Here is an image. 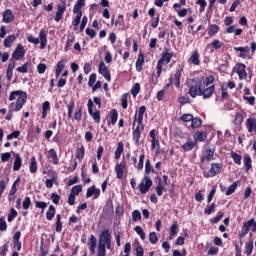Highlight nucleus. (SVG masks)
Returning a JSON list of instances; mask_svg holds the SVG:
<instances>
[{
    "label": "nucleus",
    "instance_id": "51",
    "mask_svg": "<svg viewBox=\"0 0 256 256\" xmlns=\"http://www.w3.org/2000/svg\"><path fill=\"white\" fill-rule=\"evenodd\" d=\"M139 93H141V84L135 83L131 89V94L133 95V97H137Z\"/></svg>",
    "mask_w": 256,
    "mask_h": 256
},
{
    "label": "nucleus",
    "instance_id": "42",
    "mask_svg": "<svg viewBox=\"0 0 256 256\" xmlns=\"http://www.w3.org/2000/svg\"><path fill=\"white\" fill-rule=\"evenodd\" d=\"M62 216L61 214L56 215V233H61L63 231V222H61Z\"/></svg>",
    "mask_w": 256,
    "mask_h": 256
},
{
    "label": "nucleus",
    "instance_id": "63",
    "mask_svg": "<svg viewBox=\"0 0 256 256\" xmlns=\"http://www.w3.org/2000/svg\"><path fill=\"white\" fill-rule=\"evenodd\" d=\"M15 217H17V210H15V208H11L7 218L8 222L11 223Z\"/></svg>",
    "mask_w": 256,
    "mask_h": 256
},
{
    "label": "nucleus",
    "instance_id": "29",
    "mask_svg": "<svg viewBox=\"0 0 256 256\" xmlns=\"http://www.w3.org/2000/svg\"><path fill=\"white\" fill-rule=\"evenodd\" d=\"M246 127L248 130V133H253L255 131L256 133V119L255 118H248L246 120Z\"/></svg>",
    "mask_w": 256,
    "mask_h": 256
},
{
    "label": "nucleus",
    "instance_id": "43",
    "mask_svg": "<svg viewBox=\"0 0 256 256\" xmlns=\"http://www.w3.org/2000/svg\"><path fill=\"white\" fill-rule=\"evenodd\" d=\"M29 169H30V173H37V158H35V156H33L31 158L30 164H29Z\"/></svg>",
    "mask_w": 256,
    "mask_h": 256
},
{
    "label": "nucleus",
    "instance_id": "47",
    "mask_svg": "<svg viewBox=\"0 0 256 256\" xmlns=\"http://www.w3.org/2000/svg\"><path fill=\"white\" fill-rule=\"evenodd\" d=\"M223 217H225V212L219 211L217 213L216 217L210 219V223H212V225H215V223H219V221H221V219H223Z\"/></svg>",
    "mask_w": 256,
    "mask_h": 256
},
{
    "label": "nucleus",
    "instance_id": "6",
    "mask_svg": "<svg viewBox=\"0 0 256 256\" xmlns=\"http://www.w3.org/2000/svg\"><path fill=\"white\" fill-rule=\"evenodd\" d=\"M250 231L256 233V221L255 218H251L243 223L242 230L239 232V239H243Z\"/></svg>",
    "mask_w": 256,
    "mask_h": 256
},
{
    "label": "nucleus",
    "instance_id": "20",
    "mask_svg": "<svg viewBox=\"0 0 256 256\" xmlns=\"http://www.w3.org/2000/svg\"><path fill=\"white\" fill-rule=\"evenodd\" d=\"M213 93H215V85H211L207 88L204 87L201 92V97H203V99H211Z\"/></svg>",
    "mask_w": 256,
    "mask_h": 256
},
{
    "label": "nucleus",
    "instance_id": "9",
    "mask_svg": "<svg viewBox=\"0 0 256 256\" xmlns=\"http://www.w3.org/2000/svg\"><path fill=\"white\" fill-rule=\"evenodd\" d=\"M87 107H88V113L92 117L94 123H97L99 125V123H101V112L99 110H97L96 112L93 111V107H95L93 100L91 99L88 100Z\"/></svg>",
    "mask_w": 256,
    "mask_h": 256
},
{
    "label": "nucleus",
    "instance_id": "3",
    "mask_svg": "<svg viewBox=\"0 0 256 256\" xmlns=\"http://www.w3.org/2000/svg\"><path fill=\"white\" fill-rule=\"evenodd\" d=\"M15 99L17 100L14 111H21L23 105H25V102L27 101V92L23 90L12 91L9 95V101H15Z\"/></svg>",
    "mask_w": 256,
    "mask_h": 256
},
{
    "label": "nucleus",
    "instance_id": "36",
    "mask_svg": "<svg viewBox=\"0 0 256 256\" xmlns=\"http://www.w3.org/2000/svg\"><path fill=\"white\" fill-rule=\"evenodd\" d=\"M244 167L247 173H249V170L253 167V160H251L249 154L244 157Z\"/></svg>",
    "mask_w": 256,
    "mask_h": 256
},
{
    "label": "nucleus",
    "instance_id": "12",
    "mask_svg": "<svg viewBox=\"0 0 256 256\" xmlns=\"http://www.w3.org/2000/svg\"><path fill=\"white\" fill-rule=\"evenodd\" d=\"M114 169L117 179H123V176L125 175V170L127 169V162L125 160H122L119 164H116Z\"/></svg>",
    "mask_w": 256,
    "mask_h": 256
},
{
    "label": "nucleus",
    "instance_id": "64",
    "mask_svg": "<svg viewBox=\"0 0 256 256\" xmlns=\"http://www.w3.org/2000/svg\"><path fill=\"white\" fill-rule=\"evenodd\" d=\"M136 123H140V124L143 123V114H138L136 112L133 120V127H135Z\"/></svg>",
    "mask_w": 256,
    "mask_h": 256
},
{
    "label": "nucleus",
    "instance_id": "10",
    "mask_svg": "<svg viewBox=\"0 0 256 256\" xmlns=\"http://www.w3.org/2000/svg\"><path fill=\"white\" fill-rule=\"evenodd\" d=\"M65 11H67V2H61L60 4L57 5V11L54 18V21H56V23H59V21L63 19V15H65Z\"/></svg>",
    "mask_w": 256,
    "mask_h": 256
},
{
    "label": "nucleus",
    "instance_id": "18",
    "mask_svg": "<svg viewBox=\"0 0 256 256\" xmlns=\"http://www.w3.org/2000/svg\"><path fill=\"white\" fill-rule=\"evenodd\" d=\"M110 241H111V232H109V229L103 230L99 236V243L101 245H105L106 243H109Z\"/></svg>",
    "mask_w": 256,
    "mask_h": 256
},
{
    "label": "nucleus",
    "instance_id": "52",
    "mask_svg": "<svg viewBox=\"0 0 256 256\" xmlns=\"http://www.w3.org/2000/svg\"><path fill=\"white\" fill-rule=\"evenodd\" d=\"M76 17L75 19L72 21V25L73 27H75V31H77V28L79 27V24L81 23V17H83V14L80 13H75Z\"/></svg>",
    "mask_w": 256,
    "mask_h": 256
},
{
    "label": "nucleus",
    "instance_id": "39",
    "mask_svg": "<svg viewBox=\"0 0 256 256\" xmlns=\"http://www.w3.org/2000/svg\"><path fill=\"white\" fill-rule=\"evenodd\" d=\"M17 36L15 34L9 35L4 39V47H11L15 43Z\"/></svg>",
    "mask_w": 256,
    "mask_h": 256
},
{
    "label": "nucleus",
    "instance_id": "4",
    "mask_svg": "<svg viewBox=\"0 0 256 256\" xmlns=\"http://www.w3.org/2000/svg\"><path fill=\"white\" fill-rule=\"evenodd\" d=\"M172 59H173V53L169 52V49H165L164 52H162L161 58L158 60L157 66H156L158 77H161V74L163 73V66L169 65Z\"/></svg>",
    "mask_w": 256,
    "mask_h": 256
},
{
    "label": "nucleus",
    "instance_id": "56",
    "mask_svg": "<svg viewBox=\"0 0 256 256\" xmlns=\"http://www.w3.org/2000/svg\"><path fill=\"white\" fill-rule=\"evenodd\" d=\"M134 231L137 233V235H139L142 241H145V232L141 226H135Z\"/></svg>",
    "mask_w": 256,
    "mask_h": 256
},
{
    "label": "nucleus",
    "instance_id": "48",
    "mask_svg": "<svg viewBox=\"0 0 256 256\" xmlns=\"http://www.w3.org/2000/svg\"><path fill=\"white\" fill-rule=\"evenodd\" d=\"M230 157H231V159H233V161L236 165H241V159H243V157L241 155L237 154V152L232 151L230 154Z\"/></svg>",
    "mask_w": 256,
    "mask_h": 256
},
{
    "label": "nucleus",
    "instance_id": "37",
    "mask_svg": "<svg viewBox=\"0 0 256 256\" xmlns=\"http://www.w3.org/2000/svg\"><path fill=\"white\" fill-rule=\"evenodd\" d=\"M32 65L31 61H27L21 67L16 68V71H18V73H29V67Z\"/></svg>",
    "mask_w": 256,
    "mask_h": 256
},
{
    "label": "nucleus",
    "instance_id": "54",
    "mask_svg": "<svg viewBox=\"0 0 256 256\" xmlns=\"http://www.w3.org/2000/svg\"><path fill=\"white\" fill-rule=\"evenodd\" d=\"M73 109H75V100H71L68 104V119H72Z\"/></svg>",
    "mask_w": 256,
    "mask_h": 256
},
{
    "label": "nucleus",
    "instance_id": "24",
    "mask_svg": "<svg viewBox=\"0 0 256 256\" xmlns=\"http://www.w3.org/2000/svg\"><path fill=\"white\" fill-rule=\"evenodd\" d=\"M143 65H145V55L140 53L135 63L136 71L141 73L143 71Z\"/></svg>",
    "mask_w": 256,
    "mask_h": 256
},
{
    "label": "nucleus",
    "instance_id": "35",
    "mask_svg": "<svg viewBox=\"0 0 256 256\" xmlns=\"http://www.w3.org/2000/svg\"><path fill=\"white\" fill-rule=\"evenodd\" d=\"M73 43H75V36L71 35L67 37L66 46L64 47V52L67 53L73 47Z\"/></svg>",
    "mask_w": 256,
    "mask_h": 256
},
{
    "label": "nucleus",
    "instance_id": "46",
    "mask_svg": "<svg viewBox=\"0 0 256 256\" xmlns=\"http://www.w3.org/2000/svg\"><path fill=\"white\" fill-rule=\"evenodd\" d=\"M110 119H111V125H115V123H117V120L119 119V112H117V109L111 110Z\"/></svg>",
    "mask_w": 256,
    "mask_h": 256
},
{
    "label": "nucleus",
    "instance_id": "58",
    "mask_svg": "<svg viewBox=\"0 0 256 256\" xmlns=\"http://www.w3.org/2000/svg\"><path fill=\"white\" fill-rule=\"evenodd\" d=\"M81 191H83V186L76 185L72 187L70 194L77 196L79 193H81Z\"/></svg>",
    "mask_w": 256,
    "mask_h": 256
},
{
    "label": "nucleus",
    "instance_id": "53",
    "mask_svg": "<svg viewBox=\"0 0 256 256\" xmlns=\"http://www.w3.org/2000/svg\"><path fill=\"white\" fill-rule=\"evenodd\" d=\"M85 157V147L81 146L77 149L76 159L79 161H82V159Z\"/></svg>",
    "mask_w": 256,
    "mask_h": 256
},
{
    "label": "nucleus",
    "instance_id": "14",
    "mask_svg": "<svg viewBox=\"0 0 256 256\" xmlns=\"http://www.w3.org/2000/svg\"><path fill=\"white\" fill-rule=\"evenodd\" d=\"M215 157V148H207L205 151V156H202L200 158V163H209L210 161H213Z\"/></svg>",
    "mask_w": 256,
    "mask_h": 256
},
{
    "label": "nucleus",
    "instance_id": "15",
    "mask_svg": "<svg viewBox=\"0 0 256 256\" xmlns=\"http://www.w3.org/2000/svg\"><path fill=\"white\" fill-rule=\"evenodd\" d=\"M22 57H25V47H23L21 44H18L12 53V59L19 61V59H22Z\"/></svg>",
    "mask_w": 256,
    "mask_h": 256
},
{
    "label": "nucleus",
    "instance_id": "38",
    "mask_svg": "<svg viewBox=\"0 0 256 256\" xmlns=\"http://www.w3.org/2000/svg\"><path fill=\"white\" fill-rule=\"evenodd\" d=\"M22 163L23 159L19 154H17L13 164V171H19V169H21Z\"/></svg>",
    "mask_w": 256,
    "mask_h": 256
},
{
    "label": "nucleus",
    "instance_id": "32",
    "mask_svg": "<svg viewBox=\"0 0 256 256\" xmlns=\"http://www.w3.org/2000/svg\"><path fill=\"white\" fill-rule=\"evenodd\" d=\"M123 151H125V145L123 142H118L117 149L114 152L115 159H121V155H123Z\"/></svg>",
    "mask_w": 256,
    "mask_h": 256
},
{
    "label": "nucleus",
    "instance_id": "55",
    "mask_svg": "<svg viewBox=\"0 0 256 256\" xmlns=\"http://www.w3.org/2000/svg\"><path fill=\"white\" fill-rule=\"evenodd\" d=\"M216 208H217V204L213 202L208 208L204 209L205 215H211L212 213H215Z\"/></svg>",
    "mask_w": 256,
    "mask_h": 256
},
{
    "label": "nucleus",
    "instance_id": "13",
    "mask_svg": "<svg viewBox=\"0 0 256 256\" xmlns=\"http://www.w3.org/2000/svg\"><path fill=\"white\" fill-rule=\"evenodd\" d=\"M98 73L106 79V81H111V72L109 71V68H107V65H105V62H100Z\"/></svg>",
    "mask_w": 256,
    "mask_h": 256
},
{
    "label": "nucleus",
    "instance_id": "28",
    "mask_svg": "<svg viewBox=\"0 0 256 256\" xmlns=\"http://www.w3.org/2000/svg\"><path fill=\"white\" fill-rule=\"evenodd\" d=\"M183 74V67L176 70L174 74V85L179 89L181 87V75Z\"/></svg>",
    "mask_w": 256,
    "mask_h": 256
},
{
    "label": "nucleus",
    "instance_id": "8",
    "mask_svg": "<svg viewBox=\"0 0 256 256\" xmlns=\"http://www.w3.org/2000/svg\"><path fill=\"white\" fill-rule=\"evenodd\" d=\"M221 169H223V163H212L210 170L208 172H203V176L206 177V179H209V177H216V175L221 173Z\"/></svg>",
    "mask_w": 256,
    "mask_h": 256
},
{
    "label": "nucleus",
    "instance_id": "40",
    "mask_svg": "<svg viewBox=\"0 0 256 256\" xmlns=\"http://www.w3.org/2000/svg\"><path fill=\"white\" fill-rule=\"evenodd\" d=\"M55 213H56L55 206L50 205L48 207V211L46 212L47 221H52L53 217H55Z\"/></svg>",
    "mask_w": 256,
    "mask_h": 256
},
{
    "label": "nucleus",
    "instance_id": "7",
    "mask_svg": "<svg viewBox=\"0 0 256 256\" xmlns=\"http://www.w3.org/2000/svg\"><path fill=\"white\" fill-rule=\"evenodd\" d=\"M145 129V125L143 123H137V126L132 127V141L135 145L139 146L141 145L140 139H141V133H143Z\"/></svg>",
    "mask_w": 256,
    "mask_h": 256
},
{
    "label": "nucleus",
    "instance_id": "30",
    "mask_svg": "<svg viewBox=\"0 0 256 256\" xmlns=\"http://www.w3.org/2000/svg\"><path fill=\"white\" fill-rule=\"evenodd\" d=\"M197 146V142L195 141H191L190 139H188L186 141V143H184L181 148L183 149V151H193V149H195V147Z\"/></svg>",
    "mask_w": 256,
    "mask_h": 256
},
{
    "label": "nucleus",
    "instance_id": "27",
    "mask_svg": "<svg viewBox=\"0 0 256 256\" xmlns=\"http://www.w3.org/2000/svg\"><path fill=\"white\" fill-rule=\"evenodd\" d=\"M177 233H179V224L177 223V221H175L170 226V236L168 237V241H173V239L177 237Z\"/></svg>",
    "mask_w": 256,
    "mask_h": 256
},
{
    "label": "nucleus",
    "instance_id": "59",
    "mask_svg": "<svg viewBox=\"0 0 256 256\" xmlns=\"http://www.w3.org/2000/svg\"><path fill=\"white\" fill-rule=\"evenodd\" d=\"M36 209H41L42 213H44L45 209H47V204L44 201H35Z\"/></svg>",
    "mask_w": 256,
    "mask_h": 256
},
{
    "label": "nucleus",
    "instance_id": "61",
    "mask_svg": "<svg viewBox=\"0 0 256 256\" xmlns=\"http://www.w3.org/2000/svg\"><path fill=\"white\" fill-rule=\"evenodd\" d=\"M107 255V250L105 244L98 245V255L97 256H105Z\"/></svg>",
    "mask_w": 256,
    "mask_h": 256
},
{
    "label": "nucleus",
    "instance_id": "62",
    "mask_svg": "<svg viewBox=\"0 0 256 256\" xmlns=\"http://www.w3.org/2000/svg\"><path fill=\"white\" fill-rule=\"evenodd\" d=\"M132 221H134V223L141 221V212H139V210H134L132 212Z\"/></svg>",
    "mask_w": 256,
    "mask_h": 256
},
{
    "label": "nucleus",
    "instance_id": "31",
    "mask_svg": "<svg viewBox=\"0 0 256 256\" xmlns=\"http://www.w3.org/2000/svg\"><path fill=\"white\" fill-rule=\"evenodd\" d=\"M220 27L217 24H209L208 26V36L209 37H215L217 33L220 31Z\"/></svg>",
    "mask_w": 256,
    "mask_h": 256
},
{
    "label": "nucleus",
    "instance_id": "17",
    "mask_svg": "<svg viewBox=\"0 0 256 256\" xmlns=\"http://www.w3.org/2000/svg\"><path fill=\"white\" fill-rule=\"evenodd\" d=\"M99 195H101V189L96 188L95 185H93L87 189L86 199H89V197H93V196H94V199H99Z\"/></svg>",
    "mask_w": 256,
    "mask_h": 256
},
{
    "label": "nucleus",
    "instance_id": "26",
    "mask_svg": "<svg viewBox=\"0 0 256 256\" xmlns=\"http://www.w3.org/2000/svg\"><path fill=\"white\" fill-rule=\"evenodd\" d=\"M207 141V133L206 132H203V131H196L194 133V142L196 143H203Z\"/></svg>",
    "mask_w": 256,
    "mask_h": 256
},
{
    "label": "nucleus",
    "instance_id": "16",
    "mask_svg": "<svg viewBox=\"0 0 256 256\" xmlns=\"http://www.w3.org/2000/svg\"><path fill=\"white\" fill-rule=\"evenodd\" d=\"M201 55L199 54V50L195 49L190 57L188 58V63H191L192 65L199 66L201 65Z\"/></svg>",
    "mask_w": 256,
    "mask_h": 256
},
{
    "label": "nucleus",
    "instance_id": "5",
    "mask_svg": "<svg viewBox=\"0 0 256 256\" xmlns=\"http://www.w3.org/2000/svg\"><path fill=\"white\" fill-rule=\"evenodd\" d=\"M28 43H33L34 45H39L40 41V49H45L47 47V32L45 29H41L39 33V38L33 37V35H30L27 37Z\"/></svg>",
    "mask_w": 256,
    "mask_h": 256
},
{
    "label": "nucleus",
    "instance_id": "41",
    "mask_svg": "<svg viewBox=\"0 0 256 256\" xmlns=\"http://www.w3.org/2000/svg\"><path fill=\"white\" fill-rule=\"evenodd\" d=\"M208 47L212 48L211 52L213 53V49L219 50V49H221V47H223V42L215 39L210 44H208Z\"/></svg>",
    "mask_w": 256,
    "mask_h": 256
},
{
    "label": "nucleus",
    "instance_id": "49",
    "mask_svg": "<svg viewBox=\"0 0 256 256\" xmlns=\"http://www.w3.org/2000/svg\"><path fill=\"white\" fill-rule=\"evenodd\" d=\"M128 99H129V93H124V94L121 96V105H122V108L127 109V107H129Z\"/></svg>",
    "mask_w": 256,
    "mask_h": 256
},
{
    "label": "nucleus",
    "instance_id": "45",
    "mask_svg": "<svg viewBox=\"0 0 256 256\" xmlns=\"http://www.w3.org/2000/svg\"><path fill=\"white\" fill-rule=\"evenodd\" d=\"M245 255L250 256L253 253V239H250L245 246L244 250Z\"/></svg>",
    "mask_w": 256,
    "mask_h": 256
},
{
    "label": "nucleus",
    "instance_id": "34",
    "mask_svg": "<svg viewBox=\"0 0 256 256\" xmlns=\"http://www.w3.org/2000/svg\"><path fill=\"white\" fill-rule=\"evenodd\" d=\"M156 179H158V184L156 186V193L158 197H161L163 195V191H165V186H163V182L160 176H157Z\"/></svg>",
    "mask_w": 256,
    "mask_h": 256
},
{
    "label": "nucleus",
    "instance_id": "50",
    "mask_svg": "<svg viewBox=\"0 0 256 256\" xmlns=\"http://www.w3.org/2000/svg\"><path fill=\"white\" fill-rule=\"evenodd\" d=\"M203 121L201 120V118H192L191 121V127L192 129H199V127H201Z\"/></svg>",
    "mask_w": 256,
    "mask_h": 256
},
{
    "label": "nucleus",
    "instance_id": "1",
    "mask_svg": "<svg viewBox=\"0 0 256 256\" xmlns=\"http://www.w3.org/2000/svg\"><path fill=\"white\" fill-rule=\"evenodd\" d=\"M151 173H155V168L151 165V160L147 159L145 163L144 177L138 185L141 195L149 193V190L153 187V180H151V176H149Z\"/></svg>",
    "mask_w": 256,
    "mask_h": 256
},
{
    "label": "nucleus",
    "instance_id": "22",
    "mask_svg": "<svg viewBox=\"0 0 256 256\" xmlns=\"http://www.w3.org/2000/svg\"><path fill=\"white\" fill-rule=\"evenodd\" d=\"M88 249L91 255H95V249H97V238L93 234L88 239Z\"/></svg>",
    "mask_w": 256,
    "mask_h": 256
},
{
    "label": "nucleus",
    "instance_id": "19",
    "mask_svg": "<svg viewBox=\"0 0 256 256\" xmlns=\"http://www.w3.org/2000/svg\"><path fill=\"white\" fill-rule=\"evenodd\" d=\"M131 161H132L134 167H135L136 169H138V171H142L143 165H144V163H145V154H141V155H140L138 164H137V156L132 157V158H131Z\"/></svg>",
    "mask_w": 256,
    "mask_h": 256
},
{
    "label": "nucleus",
    "instance_id": "21",
    "mask_svg": "<svg viewBox=\"0 0 256 256\" xmlns=\"http://www.w3.org/2000/svg\"><path fill=\"white\" fill-rule=\"evenodd\" d=\"M21 231H16L13 235V249L21 251Z\"/></svg>",
    "mask_w": 256,
    "mask_h": 256
},
{
    "label": "nucleus",
    "instance_id": "25",
    "mask_svg": "<svg viewBox=\"0 0 256 256\" xmlns=\"http://www.w3.org/2000/svg\"><path fill=\"white\" fill-rule=\"evenodd\" d=\"M48 159H51L50 163H52V165H59V156H57L55 148H51L48 151Z\"/></svg>",
    "mask_w": 256,
    "mask_h": 256
},
{
    "label": "nucleus",
    "instance_id": "11",
    "mask_svg": "<svg viewBox=\"0 0 256 256\" xmlns=\"http://www.w3.org/2000/svg\"><path fill=\"white\" fill-rule=\"evenodd\" d=\"M236 73L240 81L247 79V66L244 63L238 62L236 64Z\"/></svg>",
    "mask_w": 256,
    "mask_h": 256
},
{
    "label": "nucleus",
    "instance_id": "2",
    "mask_svg": "<svg viewBox=\"0 0 256 256\" xmlns=\"http://www.w3.org/2000/svg\"><path fill=\"white\" fill-rule=\"evenodd\" d=\"M186 85L188 87V95L195 99V97H201V92L205 89V78L197 77L191 78L186 81Z\"/></svg>",
    "mask_w": 256,
    "mask_h": 256
},
{
    "label": "nucleus",
    "instance_id": "44",
    "mask_svg": "<svg viewBox=\"0 0 256 256\" xmlns=\"http://www.w3.org/2000/svg\"><path fill=\"white\" fill-rule=\"evenodd\" d=\"M239 186V181H235L233 184H231L228 188V190L226 191L225 195H227V197H229V195H233L237 189V187Z\"/></svg>",
    "mask_w": 256,
    "mask_h": 256
},
{
    "label": "nucleus",
    "instance_id": "33",
    "mask_svg": "<svg viewBox=\"0 0 256 256\" xmlns=\"http://www.w3.org/2000/svg\"><path fill=\"white\" fill-rule=\"evenodd\" d=\"M82 7H85V0H77L73 8V13L83 14Z\"/></svg>",
    "mask_w": 256,
    "mask_h": 256
},
{
    "label": "nucleus",
    "instance_id": "57",
    "mask_svg": "<svg viewBox=\"0 0 256 256\" xmlns=\"http://www.w3.org/2000/svg\"><path fill=\"white\" fill-rule=\"evenodd\" d=\"M149 241L152 245H157V242L159 241V237H157L156 232H151L149 234Z\"/></svg>",
    "mask_w": 256,
    "mask_h": 256
},
{
    "label": "nucleus",
    "instance_id": "23",
    "mask_svg": "<svg viewBox=\"0 0 256 256\" xmlns=\"http://www.w3.org/2000/svg\"><path fill=\"white\" fill-rule=\"evenodd\" d=\"M2 21L4 23H13V21H15V15H13V11H11V9H7L3 12Z\"/></svg>",
    "mask_w": 256,
    "mask_h": 256
},
{
    "label": "nucleus",
    "instance_id": "60",
    "mask_svg": "<svg viewBox=\"0 0 256 256\" xmlns=\"http://www.w3.org/2000/svg\"><path fill=\"white\" fill-rule=\"evenodd\" d=\"M243 121H244L243 113H241V112L236 113L234 124L241 125L243 123Z\"/></svg>",
    "mask_w": 256,
    "mask_h": 256
}]
</instances>
